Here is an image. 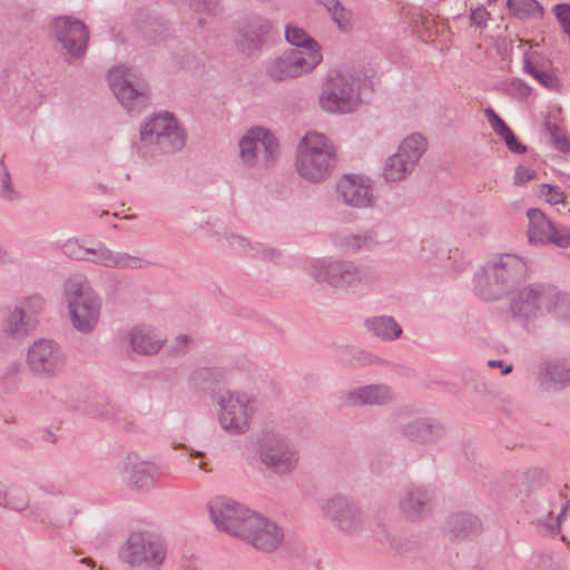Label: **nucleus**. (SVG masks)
Segmentation results:
<instances>
[{
	"instance_id": "nucleus-1",
	"label": "nucleus",
	"mask_w": 570,
	"mask_h": 570,
	"mask_svg": "<svg viewBox=\"0 0 570 570\" xmlns=\"http://www.w3.org/2000/svg\"><path fill=\"white\" fill-rule=\"evenodd\" d=\"M528 262L514 254H500L488 261L473 276V291L485 302L512 293L528 275Z\"/></svg>"
},
{
	"instance_id": "nucleus-2",
	"label": "nucleus",
	"mask_w": 570,
	"mask_h": 570,
	"mask_svg": "<svg viewBox=\"0 0 570 570\" xmlns=\"http://www.w3.org/2000/svg\"><path fill=\"white\" fill-rule=\"evenodd\" d=\"M139 134L136 148L138 155L146 160L163 154L176 153L186 144L184 128L168 111L147 117L140 126Z\"/></svg>"
},
{
	"instance_id": "nucleus-3",
	"label": "nucleus",
	"mask_w": 570,
	"mask_h": 570,
	"mask_svg": "<svg viewBox=\"0 0 570 570\" xmlns=\"http://www.w3.org/2000/svg\"><path fill=\"white\" fill-rule=\"evenodd\" d=\"M335 161L334 147L324 135L311 131L303 137L297 147L295 163L302 178L311 183H321L328 177Z\"/></svg>"
},
{
	"instance_id": "nucleus-4",
	"label": "nucleus",
	"mask_w": 570,
	"mask_h": 570,
	"mask_svg": "<svg viewBox=\"0 0 570 570\" xmlns=\"http://www.w3.org/2000/svg\"><path fill=\"white\" fill-rule=\"evenodd\" d=\"M65 299L73 327L81 333L94 331L99 321L101 299L89 281L82 275L70 277L65 284Z\"/></svg>"
},
{
	"instance_id": "nucleus-5",
	"label": "nucleus",
	"mask_w": 570,
	"mask_h": 570,
	"mask_svg": "<svg viewBox=\"0 0 570 570\" xmlns=\"http://www.w3.org/2000/svg\"><path fill=\"white\" fill-rule=\"evenodd\" d=\"M167 556L165 541L156 533L131 532L119 549V559L130 570H160Z\"/></svg>"
},
{
	"instance_id": "nucleus-6",
	"label": "nucleus",
	"mask_w": 570,
	"mask_h": 570,
	"mask_svg": "<svg viewBox=\"0 0 570 570\" xmlns=\"http://www.w3.org/2000/svg\"><path fill=\"white\" fill-rule=\"evenodd\" d=\"M364 80L347 71H333L320 97L321 107L327 112L346 114L355 110L360 104Z\"/></svg>"
},
{
	"instance_id": "nucleus-7",
	"label": "nucleus",
	"mask_w": 570,
	"mask_h": 570,
	"mask_svg": "<svg viewBox=\"0 0 570 570\" xmlns=\"http://www.w3.org/2000/svg\"><path fill=\"white\" fill-rule=\"evenodd\" d=\"M110 88L128 112H139L149 104V88L138 70L124 66L109 71Z\"/></svg>"
},
{
	"instance_id": "nucleus-8",
	"label": "nucleus",
	"mask_w": 570,
	"mask_h": 570,
	"mask_svg": "<svg viewBox=\"0 0 570 570\" xmlns=\"http://www.w3.org/2000/svg\"><path fill=\"white\" fill-rule=\"evenodd\" d=\"M261 463L278 476L292 474L299 464V453L295 445L285 436L266 435L259 444Z\"/></svg>"
},
{
	"instance_id": "nucleus-9",
	"label": "nucleus",
	"mask_w": 570,
	"mask_h": 570,
	"mask_svg": "<svg viewBox=\"0 0 570 570\" xmlns=\"http://www.w3.org/2000/svg\"><path fill=\"white\" fill-rule=\"evenodd\" d=\"M219 423L230 434H243L250 425L254 400L245 392H226L217 400Z\"/></svg>"
},
{
	"instance_id": "nucleus-10",
	"label": "nucleus",
	"mask_w": 570,
	"mask_h": 570,
	"mask_svg": "<svg viewBox=\"0 0 570 570\" xmlns=\"http://www.w3.org/2000/svg\"><path fill=\"white\" fill-rule=\"evenodd\" d=\"M207 508L216 529L238 539L254 513L253 510L227 497L213 498Z\"/></svg>"
},
{
	"instance_id": "nucleus-11",
	"label": "nucleus",
	"mask_w": 570,
	"mask_h": 570,
	"mask_svg": "<svg viewBox=\"0 0 570 570\" xmlns=\"http://www.w3.org/2000/svg\"><path fill=\"white\" fill-rule=\"evenodd\" d=\"M278 155V142L268 130L256 127L246 132L239 141V156L249 167H269Z\"/></svg>"
},
{
	"instance_id": "nucleus-12",
	"label": "nucleus",
	"mask_w": 570,
	"mask_h": 570,
	"mask_svg": "<svg viewBox=\"0 0 570 570\" xmlns=\"http://www.w3.org/2000/svg\"><path fill=\"white\" fill-rule=\"evenodd\" d=\"M426 140L420 134H412L400 145L397 151L389 157L383 168V176L387 181L404 179L416 166L426 150Z\"/></svg>"
},
{
	"instance_id": "nucleus-13",
	"label": "nucleus",
	"mask_w": 570,
	"mask_h": 570,
	"mask_svg": "<svg viewBox=\"0 0 570 570\" xmlns=\"http://www.w3.org/2000/svg\"><path fill=\"white\" fill-rule=\"evenodd\" d=\"M117 342L127 352L136 353L140 356H155L164 347L167 336L151 324L139 323L129 328L118 331Z\"/></svg>"
},
{
	"instance_id": "nucleus-14",
	"label": "nucleus",
	"mask_w": 570,
	"mask_h": 570,
	"mask_svg": "<svg viewBox=\"0 0 570 570\" xmlns=\"http://www.w3.org/2000/svg\"><path fill=\"white\" fill-rule=\"evenodd\" d=\"M322 60L323 56L317 50L291 49L269 63L267 73L275 81H284L312 71Z\"/></svg>"
},
{
	"instance_id": "nucleus-15",
	"label": "nucleus",
	"mask_w": 570,
	"mask_h": 570,
	"mask_svg": "<svg viewBox=\"0 0 570 570\" xmlns=\"http://www.w3.org/2000/svg\"><path fill=\"white\" fill-rule=\"evenodd\" d=\"M51 31L61 49L73 59L81 58L86 50L89 32L86 24L70 17H57L51 22Z\"/></svg>"
},
{
	"instance_id": "nucleus-16",
	"label": "nucleus",
	"mask_w": 570,
	"mask_h": 570,
	"mask_svg": "<svg viewBox=\"0 0 570 570\" xmlns=\"http://www.w3.org/2000/svg\"><path fill=\"white\" fill-rule=\"evenodd\" d=\"M324 517L330 519L334 527L347 534H354L364 527V517L358 505L344 495H335L322 504Z\"/></svg>"
},
{
	"instance_id": "nucleus-17",
	"label": "nucleus",
	"mask_w": 570,
	"mask_h": 570,
	"mask_svg": "<svg viewBox=\"0 0 570 570\" xmlns=\"http://www.w3.org/2000/svg\"><path fill=\"white\" fill-rule=\"evenodd\" d=\"M240 540L262 552L275 551L284 540V531L274 521L254 511Z\"/></svg>"
},
{
	"instance_id": "nucleus-18",
	"label": "nucleus",
	"mask_w": 570,
	"mask_h": 570,
	"mask_svg": "<svg viewBox=\"0 0 570 570\" xmlns=\"http://www.w3.org/2000/svg\"><path fill=\"white\" fill-rule=\"evenodd\" d=\"M307 272L317 283L340 289L355 287V263L351 261L313 259Z\"/></svg>"
},
{
	"instance_id": "nucleus-19",
	"label": "nucleus",
	"mask_w": 570,
	"mask_h": 570,
	"mask_svg": "<svg viewBox=\"0 0 570 570\" xmlns=\"http://www.w3.org/2000/svg\"><path fill=\"white\" fill-rule=\"evenodd\" d=\"M528 238L531 244H554L561 248L570 247V228L557 226L538 208L528 210Z\"/></svg>"
},
{
	"instance_id": "nucleus-20",
	"label": "nucleus",
	"mask_w": 570,
	"mask_h": 570,
	"mask_svg": "<svg viewBox=\"0 0 570 570\" xmlns=\"http://www.w3.org/2000/svg\"><path fill=\"white\" fill-rule=\"evenodd\" d=\"M548 284H531L518 292L510 302V312L514 318L530 322L546 313Z\"/></svg>"
},
{
	"instance_id": "nucleus-21",
	"label": "nucleus",
	"mask_w": 570,
	"mask_h": 570,
	"mask_svg": "<svg viewBox=\"0 0 570 570\" xmlns=\"http://www.w3.org/2000/svg\"><path fill=\"white\" fill-rule=\"evenodd\" d=\"M8 80L1 86L2 100L9 106L29 108L40 101V90L32 80L19 72L11 71L7 75Z\"/></svg>"
},
{
	"instance_id": "nucleus-22",
	"label": "nucleus",
	"mask_w": 570,
	"mask_h": 570,
	"mask_svg": "<svg viewBox=\"0 0 570 570\" xmlns=\"http://www.w3.org/2000/svg\"><path fill=\"white\" fill-rule=\"evenodd\" d=\"M433 493L425 487L411 485L401 491L397 509L407 520L417 521L432 510Z\"/></svg>"
},
{
	"instance_id": "nucleus-23",
	"label": "nucleus",
	"mask_w": 570,
	"mask_h": 570,
	"mask_svg": "<svg viewBox=\"0 0 570 570\" xmlns=\"http://www.w3.org/2000/svg\"><path fill=\"white\" fill-rule=\"evenodd\" d=\"M118 469L120 474L137 489H147L161 476V469L158 465L142 460L135 452L128 453Z\"/></svg>"
},
{
	"instance_id": "nucleus-24",
	"label": "nucleus",
	"mask_w": 570,
	"mask_h": 570,
	"mask_svg": "<svg viewBox=\"0 0 570 570\" xmlns=\"http://www.w3.org/2000/svg\"><path fill=\"white\" fill-rule=\"evenodd\" d=\"M336 190L344 204L355 208H366L373 205V194L370 178L360 175H345L336 185Z\"/></svg>"
},
{
	"instance_id": "nucleus-25",
	"label": "nucleus",
	"mask_w": 570,
	"mask_h": 570,
	"mask_svg": "<svg viewBox=\"0 0 570 570\" xmlns=\"http://www.w3.org/2000/svg\"><path fill=\"white\" fill-rule=\"evenodd\" d=\"M272 32L269 20L256 14L248 16L239 27L237 46L243 52L252 53L269 39Z\"/></svg>"
},
{
	"instance_id": "nucleus-26",
	"label": "nucleus",
	"mask_w": 570,
	"mask_h": 570,
	"mask_svg": "<svg viewBox=\"0 0 570 570\" xmlns=\"http://www.w3.org/2000/svg\"><path fill=\"white\" fill-rule=\"evenodd\" d=\"M38 320L27 315L16 304L6 307L1 320V331L7 338L21 341L36 330Z\"/></svg>"
},
{
	"instance_id": "nucleus-27",
	"label": "nucleus",
	"mask_w": 570,
	"mask_h": 570,
	"mask_svg": "<svg viewBox=\"0 0 570 570\" xmlns=\"http://www.w3.org/2000/svg\"><path fill=\"white\" fill-rule=\"evenodd\" d=\"M419 257L424 262H438L455 272H462L468 261L460 249H443L434 238H425L421 242Z\"/></svg>"
},
{
	"instance_id": "nucleus-28",
	"label": "nucleus",
	"mask_w": 570,
	"mask_h": 570,
	"mask_svg": "<svg viewBox=\"0 0 570 570\" xmlns=\"http://www.w3.org/2000/svg\"><path fill=\"white\" fill-rule=\"evenodd\" d=\"M399 432L410 441L429 443L441 438L444 433V428L430 419H415L406 423H400Z\"/></svg>"
},
{
	"instance_id": "nucleus-29",
	"label": "nucleus",
	"mask_w": 570,
	"mask_h": 570,
	"mask_svg": "<svg viewBox=\"0 0 570 570\" xmlns=\"http://www.w3.org/2000/svg\"><path fill=\"white\" fill-rule=\"evenodd\" d=\"M523 71L549 90H558L560 88V81L550 69V62L546 61L537 52L531 56L528 52L523 55Z\"/></svg>"
},
{
	"instance_id": "nucleus-30",
	"label": "nucleus",
	"mask_w": 570,
	"mask_h": 570,
	"mask_svg": "<svg viewBox=\"0 0 570 570\" xmlns=\"http://www.w3.org/2000/svg\"><path fill=\"white\" fill-rule=\"evenodd\" d=\"M444 530L451 540L460 541L480 533L482 523L473 514L458 512L446 519Z\"/></svg>"
},
{
	"instance_id": "nucleus-31",
	"label": "nucleus",
	"mask_w": 570,
	"mask_h": 570,
	"mask_svg": "<svg viewBox=\"0 0 570 570\" xmlns=\"http://www.w3.org/2000/svg\"><path fill=\"white\" fill-rule=\"evenodd\" d=\"M394 399V393L386 385H367L355 389L345 395L350 405H383Z\"/></svg>"
},
{
	"instance_id": "nucleus-32",
	"label": "nucleus",
	"mask_w": 570,
	"mask_h": 570,
	"mask_svg": "<svg viewBox=\"0 0 570 570\" xmlns=\"http://www.w3.org/2000/svg\"><path fill=\"white\" fill-rule=\"evenodd\" d=\"M229 247L239 255L249 257L261 258L263 261L275 262L279 258L281 254L278 250L272 247H267L262 243H250L247 238L228 234L226 235Z\"/></svg>"
},
{
	"instance_id": "nucleus-33",
	"label": "nucleus",
	"mask_w": 570,
	"mask_h": 570,
	"mask_svg": "<svg viewBox=\"0 0 570 570\" xmlns=\"http://www.w3.org/2000/svg\"><path fill=\"white\" fill-rule=\"evenodd\" d=\"M546 313L557 321L570 325V293L548 284Z\"/></svg>"
},
{
	"instance_id": "nucleus-34",
	"label": "nucleus",
	"mask_w": 570,
	"mask_h": 570,
	"mask_svg": "<svg viewBox=\"0 0 570 570\" xmlns=\"http://www.w3.org/2000/svg\"><path fill=\"white\" fill-rule=\"evenodd\" d=\"M364 325L370 333L385 342L395 341L403 333L402 326L387 315L367 317Z\"/></svg>"
},
{
	"instance_id": "nucleus-35",
	"label": "nucleus",
	"mask_w": 570,
	"mask_h": 570,
	"mask_svg": "<svg viewBox=\"0 0 570 570\" xmlns=\"http://www.w3.org/2000/svg\"><path fill=\"white\" fill-rule=\"evenodd\" d=\"M540 382L546 389H559L570 384V364L564 358L549 362L540 373Z\"/></svg>"
},
{
	"instance_id": "nucleus-36",
	"label": "nucleus",
	"mask_w": 570,
	"mask_h": 570,
	"mask_svg": "<svg viewBox=\"0 0 570 570\" xmlns=\"http://www.w3.org/2000/svg\"><path fill=\"white\" fill-rule=\"evenodd\" d=\"M338 246L345 252L371 250L379 245L377 236L374 230H363L360 233H342L337 237Z\"/></svg>"
},
{
	"instance_id": "nucleus-37",
	"label": "nucleus",
	"mask_w": 570,
	"mask_h": 570,
	"mask_svg": "<svg viewBox=\"0 0 570 570\" xmlns=\"http://www.w3.org/2000/svg\"><path fill=\"white\" fill-rule=\"evenodd\" d=\"M0 505L6 509L22 511L29 505V498L21 487H8L0 481Z\"/></svg>"
},
{
	"instance_id": "nucleus-38",
	"label": "nucleus",
	"mask_w": 570,
	"mask_h": 570,
	"mask_svg": "<svg viewBox=\"0 0 570 570\" xmlns=\"http://www.w3.org/2000/svg\"><path fill=\"white\" fill-rule=\"evenodd\" d=\"M511 14L519 19H542L544 8L537 0H507Z\"/></svg>"
},
{
	"instance_id": "nucleus-39",
	"label": "nucleus",
	"mask_w": 570,
	"mask_h": 570,
	"mask_svg": "<svg viewBox=\"0 0 570 570\" xmlns=\"http://www.w3.org/2000/svg\"><path fill=\"white\" fill-rule=\"evenodd\" d=\"M285 39L288 43L295 46V49L321 52L320 45L303 29L295 24H287L285 29Z\"/></svg>"
},
{
	"instance_id": "nucleus-40",
	"label": "nucleus",
	"mask_w": 570,
	"mask_h": 570,
	"mask_svg": "<svg viewBox=\"0 0 570 570\" xmlns=\"http://www.w3.org/2000/svg\"><path fill=\"white\" fill-rule=\"evenodd\" d=\"M27 365L30 372L40 377H49L62 368L60 358H28Z\"/></svg>"
},
{
	"instance_id": "nucleus-41",
	"label": "nucleus",
	"mask_w": 570,
	"mask_h": 570,
	"mask_svg": "<svg viewBox=\"0 0 570 570\" xmlns=\"http://www.w3.org/2000/svg\"><path fill=\"white\" fill-rule=\"evenodd\" d=\"M151 265V262L126 252L114 250L112 269H144Z\"/></svg>"
},
{
	"instance_id": "nucleus-42",
	"label": "nucleus",
	"mask_w": 570,
	"mask_h": 570,
	"mask_svg": "<svg viewBox=\"0 0 570 570\" xmlns=\"http://www.w3.org/2000/svg\"><path fill=\"white\" fill-rule=\"evenodd\" d=\"M112 255L114 250L108 248L105 243L96 242L92 247H88L86 261L106 268H111Z\"/></svg>"
},
{
	"instance_id": "nucleus-43",
	"label": "nucleus",
	"mask_w": 570,
	"mask_h": 570,
	"mask_svg": "<svg viewBox=\"0 0 570 570\" xmlns=\"http://www.w3.org/2000/svg\"><path fill=\"white\" fill-rule=\"evenodd\" d=\"M380 279L381 274L376 267L355 264V286L363 285L370 287L377 284Z\"/></svg>"
},
{
	"instance_id": "nucleus-44",
	"label": "nucleus",
	"mask_w": 570,
	"mask_h": 570,
	"mask_svg": "<svg viewBox=\"0 0 570 570\" xmlns=\"http://www.w3.org/2000/svg\"><path fill=\"white\" fill-rule=\"evenodd\" d=\"M59 352V344L50 338H39L28 348L27 356H53Z\"/></svg>"
},
{
	"instance_id": "nucleus-45",
	"label": "nucleus",
	"mask_w": 570,
	"mask_h": 570,
	"mask_svg": "<svg viewBox=\"0 0 570 570\" xmlns=\"http://www.w3.org/2000/svg\"><path fill=\"white\" fill-rule=\"evenodd\" d=\"M18 307L22 308V311L33 320H38V315L43 309L45 301L39 295H32L26 298H22L14 303Z\"/></svg>"
},
{
	"instance_id": "nucleus-46",
	"label": "nucleus",
	"mask_w": 570,
	"mask_h": 570,
	"mask_svg": "<svg viewBox=\"0 0 570 570\" xmlns=\"http://www.w3.org/2000/svg\"><path fill=\"white\" fill-rule=\"evenodd\" d=\"M330 14L333 21L337 24L340 30L347 32L352 29L353 13L342 3L338 7H336V9H334Z\"/></svg>"
},
{
	"instance_id": "nucleus-47",
	"label": "nucleus",
	"mask_w": 570,
	"mask_h": 570,
	"mask_svg": "<svg viewBox=\"0 0 570 570\" xmlns=\"http://www.w3.org/2000/svg\"><path fill=\"white\" fill-rule=\"evenodd\" d=\"M88 247L79 244L78 239L70 238L62 245V253L71 259L86 261Z\"/></svg>"
},
{
	"instance_id": "nucleus-48",
	"label": "nucleus",
	"mask_w": 570,
	"mask_h": 570,
	"mask_svg": "<svg viewBox=\"0 0 570 570\" xmlns=\"http://www.w3.org/2000/svg\"><path fill=\"white\" fill-rule=\"evenodd\" d=\"M484 114L493 131L500 137L511 130L507 122L494 111L492 107L485 108Z\"/></svg>"
},
{
	"instance_id": "nucleus-49",
	"label": "nucleus",
	"mask_w": 570,
	"mask_h": 570,
	"mask_svg": "<svg viewBox=\"0 0 570 570\" xmlns=\"http://www.w3.org/2000/svg\"><path fill=\"white\" fill-rule=\"evenodd\" d=\"M552 10L563 32L570 37V3H558Z\"/></svg>"
},
{
	"instance_id": "nucleus-50",
	"label": "nucleus",
	"mask_w": 570,
	"mask_h": 570,
	"mask_svg": "<svg viewBox=\"0 0 570 570\" xmlns=\"http://www.w3.org/2000/svg\"><path fill=\"white\" fill-rule=\"evenodd\" d=\"M541 195L552 205L563 204L564 194L560 187L549 184L541 185Z\"/></svg>"
},
{
	"instance_id": "nucleus-51",
	"label": "nucleus",
	"mask_w": 570,
	"mask_h": 570,
	"mask_svg": "<svg viewBox=\"0 0 570 570\" xmlns=\"http://www.w3.org/2000/svg\"><path fill=\"white\" fill-rule=\"evenodd\" d=\"M507 92L517 98H527L531 94V87L520 78H513L507 85Z\"/></svg>"
},
{
	"instance_id": "nucleus-52",
	"label": "nucleus",
	"mask_w": 570,
	"mask_h": 570,
	"mask_svg": "<svg viewBox=\"0 0 570 570\" xmlns=\"http://www.w3.org/2000/svg\"><path fill=\"white\" fill-rule=\"evenodd\" d=\"M1 189L0 196L1 198L12 202L18 198V193L14 190L13 185L11 183V177L7 168H3L1 174Z\"/></svg>"
},
{
	"instance_id": "nucleus-53",
	"label": "nucleus",
	"mask_w": 570,
	"mask_h": 570,
	"mask_svg": "<svg viewBox=\"0 0 570 570\" xmlns=\"http://www.w3.org/2000/svg\"><path fill=\"white\" fill-rule=\"evenodd\" d=\"M190 8L196 12L216 14L220 10L219 0H191Z\"/></svg>"
},
{
	"instance_id": "nucleus-54",
	"label": "nucleus",
	"mask_w": 570,
	"mask_h": 570,
	"mask_svg": "<svg viewBox=\"0 0 570 570\" xmlns=\"http://www.w3.org/2000/svg\"><path fill=\"white\" fill-rule=\"evenodd\" d=\"M194 338L189 335H178L170 345V351L174 354H187L191 351L190 346L194 344Z\"/></svg>"
},
{
	"instance_id": "nucleus-55",
	"label": "nucleus",
	"mask_w": 570,
	"mask_h": 570,
	"mask_svg": "<svg viewBox=\"0 0 570 570\" xmlns=\"http://www.w3.org/2000/svg\"><path fill=\"white\" fill-rule=\"evenodd\" d=\"M489 18H490V13L485 9L484 6H479L478 8L471 10V13H470L471 24H473L480 29L487 28Z\"/></svg>"
},
{
	"instance_id": "nucleus-56",
	"label": "nucleus",
	"mask_w": 570,
	"mask_h": 570,
	"mask_svg": "<svg viewBox=\"0 0 570 570\" xmlns=\"http://www.w3.org/2000/svg\"><path fill=\"white\" fill-rule=\"evenodd\" d=\"M502 139L504 140L510 151L514 154H523L527 151V147L518 140L512 130H509L507 134H504Z\"/></svg>"
},
{
	"instance_id": "nucleus-57",
	"label": "nucleus",
	"mask_w": 570,
	"mask_h": 570,
	"mask_svg": "<svg viewBox=\"0 0 570 570\" xmlns=\"http://www.w3.org/2000/svg\"><path fill=\"white\" fill-rule=\"evenodd\" d=\"M534 176V171L520 165L517 167L514 173V184L515 185H523L527 181L531 180Z\"/></svg>"
},
{
	"instance_id": "nucleus-58",
	"label": "nucleus",
	"mask_w": 570,
	"mask_h": 570,
	"mask_svg": "<svg viewBox=\"0 0 570 570\" xmlns=\"http://www.w3.org/2000/svg\"><path fill=\"white\" fill-rule=\"evenodd\" d=\"M552 138L556 149L561 153L570 154V139L567 136L554 132L552 134Z\"/></svg>"
},
{
	"instance_id": "nucleus-59",
	"label": "nucleus",
	"mask_w": 570,
	"mask_h": 570,
	"mask_svg": "<svg viewBox=\"0 0 570 570\" xmlns=\"http://www.w3.org/2000/svg\"><path fill=\"white\" fill-rule=\"evenodd\" d=\"M488 366L490 368H498V370H500L502 375L509 374L512 371V368H513L512 364H509V363H507L503 360H497V358H490L488 361Z\"/></svg>"
},
{
	"instance_id": "nucleus-60",
	"label": "nucleus",
	"mask_w": 570,
	"mask_h": 570,
	"mask_svg": "<svg viewBox=\"0 0 570 570\" xmlns=\"http://www.w3.org/2000/svg\"><path fill=\"white\" fill-rule=\"evenodd\" d=\"M567 512V507H564L562 509V511L559 513L557 520L554 523H546L543 521H540V524L544 525L547 528V531L551 534H554L559 531L560 529V521L562 520L563 515L566 514Z\"/></svg>"
},
{
	"instance_id": "nucleus-61",
	"label": "nucleus",
	"mask_w": 570,
	"mask_h": 570,
	"mask_svg": "<svg viewBox=\"0 0 570 570\" xmlns=\"http://www.w3.org/2000/svg\"><path fill=\"white\" fill-rule=\"evenodd\" d=\"M316 2L323 6L328 11V13H331L342 3L340 0H316Z\"/></svg>"
},
{
	"instance_id": "nucleus-62",
	"label": "nucleus",
	"mask_w": 570,
	"mask_h": 570,
	"mask_svg": "<svg viewBox=\"0 0 570 570\" xmlns=\"http://www.w3.org/2000/svg\"><path fill=\"white\" fill-rule=\"evenodd\" d=\"M495 353H498V354H507V353H509V350L504 345H497L495 346Z\"/></svg>"
},
{
	"instance_id": "nucleus-63",
	"label": "nucleus",
	"mask_w": 570,
	"mask_h": 570,
	"mask_svg": "<svg viewBox=\"0 0 570 570\" xmlns=\"http://www.w3.org/2000/svg\"><path fill=\"white\" fill-rule=\"evenodd\" d=\"M204 23H205L204 19H202V18H200V19L198 20V24H199V27H203V26H204Z\"/></svg>"
},
{
	"instance_id": "nucleus-64",
	"label": "nucleus",
	"mask_w": 570,
	"mask_h": 570,
	"mask_svg": "<svg viewBox=\"0 0 570 570\" xmlns=\"http://www.w3.org/2000/svg\"><path fill=\"white\" fill-rule=\"evenodd\" d=\"M489 3H495L498 0H488Z\"/></svg>"
}]
</instances>
